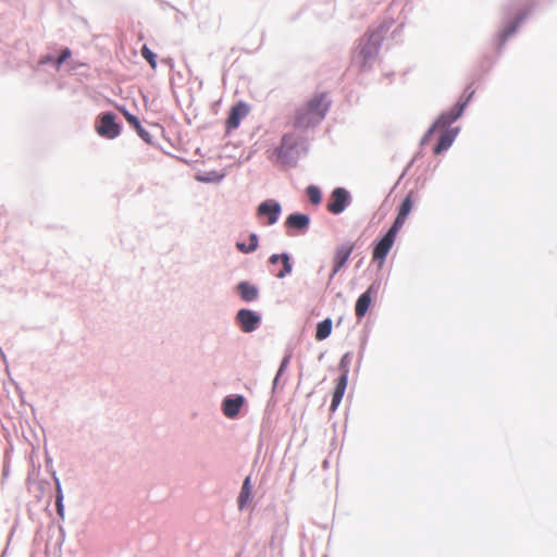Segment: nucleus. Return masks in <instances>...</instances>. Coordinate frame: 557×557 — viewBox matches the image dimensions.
<instances>
[{
  "label": "nucleus",
  "instance_id": "nucleus-1",
  "mask_svg": "<svg viewBox=\"0 0 557 557\" xmlns=\"http://www.w3.org/2000/svg\"><path fill=\"white\" fill-rule=\"evenodd\" d=\"M331 101L326 92L314 94L298 107L294 115V126L306 129L319 124L326 115Z\"/></svg>",
  "mask_w": 557,
  "mask_h": 557
},
{
  "label": "nucleus",
  "instance_id": "nucleus-2",
  "mask_svg": "<svg viewBox=\"0 0 557 557\" xmlns=\"http://www.w3.org/2000/svg\"><path fill=\"white\" fill-rule=\"evenodd\" d=\"M96 131L99 136L113 139L117 137L121 133L120 125L115 122V116L113 113H102L99 115Z\"/></svg>",
  "mask_w": 557,
  "mask_h": 557
},
{
  "label": "nucleus",
  "instance_id": "nucleus-3",
  "mask_svg": "<svg viewBox=\"0 0 557 557\" xmlns=\"http://www.w3.org/2000/svg\"><path fill=\"white\" fill-rule=\"evenodd\" d=\"M349 201V193L345 188L337 187L332 191L326 208L332 214H339L346 209Z\"/></svg>",
  "mask_w": 557,
  "mask_h": 557
},
{
  "label": "nucleus",
  "instance_id": "nucleus-4",
  "mask_svg": "<svg viewBox=\"0 0 557 557\" xmlns=\"http://www.w3.org/2000/svg\"><path fill=\"white\" fill-rule=\"evenodd\" d=\"M397 233L398 231L391 227L384 237L375 245L372 252L374 261H380L381 264L384 262L387 253L394 245Z\"/></svg>",
  "mask_w": 557,
  "mask_h": 557
},
{
  "label": "nucleus",
  "instance_id": "nucleus-5",
  "mask_svg": "<svg viewBox=\"0 0 557 557\" xmlns=\"http://www.w3.org/2000/svg\"><path fill=\"white\" fill-rule=\"evenodd\" d=\"M354 249L355 245L352 243H345L336 248L333 256V270L330 275V280H332L336 273L345 267Z\"/></svg>",
  "mask_w": 557,
  "mask_h": 557
},
{
  "label": "nucleus",
  "instance_id": "nucleus-6",
  "mask_svg": "<svg viewBox=\"0 0 557 557\" xmlns=\"http://www.w3.org/2000/svg\"><path fill=\"white\" fill-rule=\"evenodd\" d=\"M249 112V108L244 102H238L235 106L232 107L230 115L225 122L226 125V132H232L233 129H236L240 121L247 116Z\"/></svg>",
  "mask_w": 557,
  "mask_h": 557
},
{
  "label": "nucleus",
  "instance_id": "nucleus-7",
  "mask_svg": "<svg viewBox=\"0 0 557 557\" xmlns=\"http://www.w3.org/2000/svg\"><path fill=\"white\" fill-rule=\"evenodd\" d=\"M466 104L467 101L462 103L458 102L449 112L441 114V116L434 123L433 127L430 129V133L436 128H445L455 122L462 114Z\"/></svg>",
  "mask_w": 557,
  "mask_h": 557
},
{
  "label": "nucleus",
  "instance_id": "nucleus-8",
  "mask_svg": "<svg viewBox=\"0 0 557 557\" xmlns=\"http://www.w3.org/2000/svg\"><path fill=\"white\" fill-rule=\"evenodd\" d=\"M236 320L240 325V329L246 332H252L257 329L260 317L251 310L242 309L237 312Z\"/></svg>",
  "mask_w": 557,
  "mask_h": 557
},
{
  "label": "nucleus",
  "instance_id": "nucleus-9",
  "mask_svg": "<svg viewBox=\"0 0 557 557\" xmlns=\"http://www.w3.org/2000/svg\"><path fill=\"white\" fill-rule=\"evenodd\" d=\"M413 207L412 193H409L408 196L403 200L399 206L398 214L391 227L396 231H399L401 226L405 224L407 216L409 215L411 209Z\"/></svg>",
  "mask_w": 557,
  "mask_h": 557
},
{
  "label": "nucleus",
  "instance_id": "nucleus-10",
  "mask_svg": "<svg viewBox=\"0 0 557 557\" xmlns=\"http://www.w3.org/2000/svg\"><path fill=\"white\" fill-rule=\"evenodd\" d=\"M281 212V206L280 203L275 201H264L259 205L257 209L258 215H267L268 216V224H274L280 215Z\"/></svg>",
  "mask_w": 557,
  "mask_h": 557
},
{
  "label": "nucleus",
  "instance_id": "nucleus-11",
  "mask_svg": "<svg viewBox=\"0 0 557 557\" xmlns=\"http://www.w3.org/2000/svg\"><path fill=\"white\" fill-rule=\"evenodd\" d=\"M347 387V373H343L336 381V386L333 393L332 403H331V411H335L339 406L343 396L345 394Z\"/></svg>",
  "mask_w": 557,
  "mask_h": 557
},
{
  "label": "nucleus",
  "instance_id": "nucleus-12",
  "mask_svg": "<svg viewBox=\"0 0 557 557\" xmlns=\"http://www.w3.org/2000/svg\"><path fill=\"white\" fill-rule=\"evenodd\" d=\"M282 262V269L274 270V274L278 278L285 277L292 271V264L289 262V257L286 253L282 255H272L270 257V263L275 265L276 263Z\"/></svg>",
  "mask_w": 557,
  "mask_h": 557
},
{
  "label": "nucleus",
  "instance_id": "nucleus-13",
  "mask_svg": "<svg viewBox=\"0 0 557 557\" xmlns=\"http://www.w3.org/2000/svg\"><path fill=\"white\" fill-rule=\"evenodd\" d=\"M244 404L243 396L226 397L223 401V412L228 418H234L238 414Z\"/></svg>",
  "mask_w": 557,
  "mask_h": 557
},
{
  "label": "nucleus",
  "instance_id": "nucleus-14",
  "mask_svg": "<svg viewBox=\"0 0 557 557\" xmlns=\"http://www.w3.org/2000/svg\"><path fill=\"white\" fill-rule=\"evenodd\" d=\"M455 137L456 133L453 129H445L438 138V143L434 148V153L440 154L447 150L454 143Z\"/></svg>",
  "mask_w": 557,
  "mask_h": 557
},
{
  "label": "nucleus",
  "instance_id": "nucleus-15",
  "mask_svg": "<svg viewBox=\"0 0 557 557\" xmlns=\"http://www.w3.org/2000/svg\"><path fill=\"white\" fill-rule=\"evenodd\" d=\"M309 222L310 220L308 215L301 213H294L286 219V226L299 231H305L308 227Z\"/></svg>",
  "mask_w": 557,
  "mask_h": 557
},
{
  "label": "nucleus",
  "instance_id": "nucleus-16",
  "mask_svg": "<svg viewBox=\"0 0 557 557\" xmlns=\"http://www.w3.org/2000/svg\"><path fill=\"white\" fill-rule=\"evenodd\" d=\"M237 290L243 300L250 302L257 299L258 288L248 282H240L237 285Z\"/></svg>",
  "mask_w": 557,
  "mask_h": 557
},
{
  "label": "nucleus",
  "instance_id": "nucleus-17",
  "mask_svg": "<svg viewBox=\"0 0 557 557\" xmlns=\"http://www.w3.org/2000/svg\"><path fill=\"white\" fill-rule=\"evenodd\" d=\"M371 304V288H369L367 292H364L360 297L357 299L356 307H355V313L360 319L366 315L368 312V309Z\"/></svg>",
  "mask_w": 557,
  "mask_h": 557
},
{
  "label": "nucleus",
  "instance_id": "nucleus-18",
  "mask_svg": "<svg viewBox=\"0 0 557 557\" xmlns=\"http://www.w3.org/2000/svg\"><path fill=\"white\" fill-rule=\"evenodd\" d=\"M123 114H124V116H125L126 121L128 122V124H129V125H132V126L137 131L138 135H139V136H140L145 141L149 143V141H150V135H149V133H148V132H147V131H146V129L140 125L139 120H138L135 115L131 114V113H129V112H127V111H124V112H123Z\"/></svg>",
  "mask_w": 557,
  "mask_h": 557
},
{
  "label": "nucleus",
  "instance_id": "nucleus-19",
  "mask_svg": "<svg viewBox=\"0 0 557 557\" xmlns=\"http://www.w3.org/2000/svg\"><path fill=\"white\" fill-rule=\"evenodd\" d=\"M331 332H332V320L327 318L318 323L317 331H315V339L323 341L330 336Z\"/></svg>",
  "mask_w": 557,
  "mask_h": 557
},
{
  "label": "nucleus",
  "instance_id": "nucleus-20",
  "mask_svg": "<svg viewBox=\"0 0 557 557\" xmlns=\"http://www.w3.org/2000/svg\"><path fill=\"white\" fill-rule=\"evenodd\" d=\"M251 495L250 476H247L242 486V491L238 496V506L240 509L249 502Z\"/></svg>",
  "mask_w": 557,
  "mask_h": 557
},
{
  "label": "nucleus",
  "instance_id": "nucleus-21",
  "mask_svg": "<svg viewBox=\"0 0 557 557\" xmlns=\"http://www.w3.org/2000/svg\"><path fill=\"white\" fill-rule=\"evenodd\" d=\"M307 196L312 205H319L322 200L321 190L317 186H308L307 187Z\"/></svg>",
  "mask_w": 557,
  "mask_h": 557
},
{
  "label": "nucleus",
  "instance_id": "nucleus-22",
  "mask_svg": "<svg viewBox=\"0 0 557 557\" xmlns=\"http://www.w3.org/2000/svg\"><path fill=\"white\" fill-rule=\"evenodd\" d=\"M141 57L149 63L151 69H157V55L146 45L141 48Z\"/></svg>",
  "mask_w": 557,
  "mask_h": 557
},
{
  "label": "nucleus",
  "instance_id": "nucleus-23",
  "mask_svg": "<svg viewBox=\"0 0 557 557\" xmlns=\"http://www.w3.org/2000/svg\"><path fill=\"white\" fill-rule=\"evenodd\" d=\"M70 57L71 50L69 48L63 49L59 58L54 61L57 70H59L61 64L64 63Z\"/></svg>",
  "mask_w": 557,
  "mask_h": 557
},
{
  "label": "nucleus",
  "instance_id": "nucleus-24",
  "mask_svg": "<svg viewBox=\"0 0 557 557\" xmlns=\"http://www.w3.org/2000/svg\"><path fill=\"white\" fill-rule=\"evenodd\" d=\"M62 499H63L62 494L59 491L58 496H57L55 506H57L58 515L61 516V517H63V512H64V507H63Z\"/></svg>",
  "mask_w": 557,
  "mask_h": 557
},
{
  "label": "nucleus",
  "instance_id": "nucleus-25",
  "mask_svg": "<svg viewBox=\"0 0 557 557\" xmlns=\"http://www.w3.org/2000/svg\"><path fill=\"white\" fill-rule=\"evenodd\" d=\"M376 50H377V47H376V46H372V47H371V48H369V49H368L367 47H366V48H363V49L361 50V52H360V53L363 55V61L366 62V61L370 58V55H371L372 53H375V52H376Z\"/></svg>",
  "mask_w": 557,
  "mask_h": 557
},
{
  "label": "nucleus",
  "instance_id": "nucleus-26",
  "mask_svg": "<svg viewBox=\"0 0 557 557\" xmlns=\"http://www.w3.org/2000/svg\"><path fill=\"white\" fill-rule=\"evenodd\" d=\"M250 244L247 248V250L255 251L258 248V236L256 234H251L249 236Z\"/></svg>",
  "mask_w": 557,
  "mask_h": 557
},
{
  "label": "nucleus",
  "instance_id": "nucleus-27",
  "mask_svg": "<svg viewBox=\"0 0 557 557\" xmlns=\"http://www.w3.org/2000/svg\"><path fill=\"white\" fill-rule=\"evenodd\" d=\"M236 246L242 252H252V250H247L248 247L243 243H237Z\"/></svg>",
  "mask_w": 557,
  "mask_h": 557
},
{
  "label": "nucleus",
  "instance_id": "nucleus-28",
  "mask_svg": "<svg viewBox=\"0 0 557 557\" xmlns=\"http://www.w3.org/2000/svg\"><path fill=\"white\" fill-rule=\"evenodd\" d=\"M50 61H52L51 58H46L45 60H41V63H46V62H50Z\"/></svg>",
  "mask_w": 557,
  "mask_h": 557
}]
</instances>
